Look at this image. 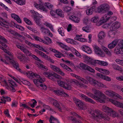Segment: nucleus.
<instances>
[{
  "label": "nucleus",
  "mask_w": 123,
  "mask_h": 123,
  "mask_svg": "<svg viewBox=\"0 0 123 123\" xmlns=\"http://www.w3.org/2000/svg\"><path fill=\"white\" fill-rule=\"evenodd\" d=\"M78 80H80L81 82L87 84L88 83V82L86 80L80 76H79V77L78 78Z\"/></svg>",
  "instance_id": "09e8293b"
},
{
  "label": "nucleus",
  "mask_w": 123,
  "mask_h": 123,
  "mask_svg": "<svg viewBox=\"0 0 123 123\" xmlns=\"http://www.w3.org/2000/svg\"><path fill=\"white\" fill-rule=\"evenodd\" d=\"M50 67L54 71L57 73L61 75L64 76L65 75V74L63 73L59 68L52 65H51Z\"/></svg>",
  "instance_id": "9b49d317"
},
{
  "label": "nucleus",
  "mask_w": 123,
  "mask_h": 123,
  "mask_svg": "<svg viewBox=\"0 0 123 123\" xmlns=\"http://www.w3.org/2000/svg\"><path fill=\"white\" fill-rule=\"evenodd\" d=\"M93 47L95 53L100 56L103 54V52L101 51V49L97 45H94Z\"/></svg>",
  "instance_id": "f8f14e48"
},
{
  "label": "nucleus",
  "mask_w": 123,
  "mask_h": 123,
  "mask_svg": "<svg viewBox=\"0 0 123 123\" xmlns=\"http://www.w3.org/2000/svg\"><path fill=\"white\" fill-rule=\"evenodd\" d=\"M31 56H32L33 58L35 59L36 60L39 62H40L41 63H43V61H41V60L39 59L36 55L32 54Z\"/></svg>",
  "instance_id": "3c124183"
},
{
  "label": "nucleus",
  "mask_w": 123,
  "mask_h": 123,
  "mask_svg": "<svg viewBox=\"0 0 123 123\" xmlns=\"http://www.w3.org/2000/svg\"><path fill=\"white\" fill-rule=\"evenodd\" d=\"M58 44L61 47L64 49L65 50H68V47L67 45L61 42H58Z\"/></svg>",
  "instance_id": "4c0bfd02"
},
{
  "label": "nucleus",
  "mask_w": 123,
  "mask_h": 123,
  "mask_svg": "<svg viewBox=\"0 0 123 123\" xmlns=\"http://www.w3.org/2000/svg\"><path fill=\"white\" fill-rule=\"evenodd\" d=\"M54 101L53 103L54 105L57 107L59 111H61L62 110L59 104L57 103V101L55 99H54Z\"/></svg>",
  "instance_id": "f704fd0d"
},
{
  "label": "nucleus",
  "mask_w": 123,
  "mask_h": 123,
  "mask_svg": "<svg viewBox=\"0 0 123 123\" xmlns=\"http://www.w3.org/2000/svg\"><path fill=\"white\" fill-rule=\"evenodd\" d=\"M118 42L117 41V40H114L111 43L108 45V48L110 49H112L116 46Z\"/></svg>",
  "instance_id": "5701e85b"
},
{
  "label": "nucleus",
  "mask_w": 123,
  "mask_h": 123,
  "mask_svg": "<svg viewBox=\"0 0 123 123\" xmlns=\"http://www.w3.org/2000/svg\"><path fill=\"white\" fill-rule=\"evenodd\" d=\"M54 92L57 94L58 95L63 94L66 97H68V95L65 93L64 92L63 89H60L59 90H54Z\"/></svg>",
  "instance_id": "412c9836"
},
{
  "label": "nucleus",
  "mask_w": 123,
  "mask_h": 123,
  "mask_svg": "<svg viewBox=\"0 0 123 123\" xmlns=\"http://www.w3.org/2000/svg\"><path fill=\"white\" fill-rule=\"evenodd\" d=\"M71 119L73 121V123H81V122L79 120H77L75 118H73L71 117Z\"/></svg>",
  "instance_id": "c03bdc74"
},
{
  "label": "nucleus",
  "mask_w": 123,
  "mask_h": 123,
  "mask_svg": "<svg viewBox=\"0 0 123 123\" xmlns=\"http://www.w3.org/2000/svg\"><path fill=\"white\" fill-rule=\"evenodd\" d=\"M25 54L29 56H31L32 54L30 53L29 50L27 49H26L23 52Z\"/></svg>",
  "instance_id": "864d4df0"
},
{
  "label": "nucleus",
  "mask_w": 123,
  "mask_h": 123,
  "mask_svg": "<svg viewBox=\"0 0 123 123\" xmlns=\"http://www.w3.org/2000/svg\"><path fill=\"white\" fill-rule=\"evenodd\" d=\"M26 75L27 77L31 79H32L34 77L37 78H39L40 76L37 74L32 72L31 71H30L26 73Z\"/></svg>",
  "instance_id": "dca6fc26"
},
{
  "label": "nucleus",
  "mask_w": 123,
  "mask_h": 123,
  "mask_svg": "<svg viewBox=\"0 0 123 123\" xmlns=\"http://www.w3.org/2000/svg\"><path fill=\"white\" fill-rule=\"evenodd\" d=\"M16 46L18 48L20 49L23 52L26 49V48L24 47L18 45H17Z\"/></svg>",
  "instance_id": "e2e57ef3"
},
{
  "label": "nucleus",
  "mask_w": 123,
  "mask_h": 123,
  "mask_svg": "<svg viewBox=\"0 0 123 123\" xmlns=\"http://www.w3.org/2000/svg\"><path fill=\"white\" fill-rule=\"evenodd\" d=\"M105 35V33L103 31H101L99 32L98 35V36L99 38L100 39H101L104 38Z\"/></svg>",
  "instance_id": "473e14b6"
},
{
  "label": "nucleus",
  "mask_w": 123,
  "mask_h": 123,
  "mask_svg": "<svg viewBox=\"0 0 123 123\" xmlns=\"http://www.w3.org/2000/svg\"><path fill=\"white\" fill-rule=\"evenodd\" d=\"M31 56H32L33 58L35 59L36 60L39 62H40L41 63H43V61H41V60L39 59L36 55L32 54Z\"/></svg>",
  "instance_id": "8fccbe9b"
},
{
  "label": "nucleus",
  "mask_w": 123,
  "mask_h": 123,
  "mask_svg": "<svg viewBox=\"0 0 123 123\" xmlns=\"http://www.w3.org/2000/svg\"><path fill=\"white\" fill-rule=\"evenodd\" d=\"M69 18L76 23H78L80 21V19L79 18L74 15L70 16Z\"/></svg>",
  "instance_id": "a878e982"
},
{
  "label": "nucleus",
  "mask_w": 123,
  "mask_h": 123,
  "mask_svg": "<svg viewBox=\"0 0 123 123\" xmlns=\"http://www.w3.org/2000/svg\"><path fill=\"white\" fill-rule=\"evenodd\" d=\"M110 7L106 4L100 5L97 8V11L99 13H104L107 12L110 9Z\"/></svg>",
  "instance_id": "20e7f679"
},
{
  "label": "nucleus",
  "mask_w": 123,
  "mask_h": 123,
  "mask_svg": "<svg viewBox=\"0 0 123 123\" xmlns=\"http://www.w3.org/2000/svg\"><path fill=\"white\" fill-rule=\"evenodd\" d=\"M44 5L45 6L50 10H52L53 7V6L50 3L46 2L44 4Z\"/></svg>",
  "instance_id": "e433bc0d"
},
{
  "label": "nucleus",
  "mask_w": 123,
  "mask_h": 123,
  "mask_svg": "<svg viewBox=\"0 0 123 123\" xmlns=\"http://www.w3.org/2000/svg\"><path fill=\"white\" fill-rule=\"evenodd\" d=\"M96 60L93 59L87 56L85 57V62L86 63L88 64L94 65L96 64Z\"/></svg>",
  "instance_id": "ddd939ff"
},
{
  "label": "nucleus",
  "mask_w": 123,
  "mask_h": 123,
  "mask_svg": "<svg viewBox=\"0 0 123 123\" xmlns=\"http://www.w3.org/2000/svg\"><path fill=\"white\" fill-rule=\"evenodd\" d=\"M102 48L107 55L109 56H111V52L107 48L104 46H102Z\"/></svg>",
  "instance_id": "7c9ffc66"
},
{
  "label": "nucleus",
  "mask_w": 123,
  "mask_h": 123,
  "mask_svg": "<svg viewBox=\"0 0 123 123\" xmlns=\"http://www.w3.org/2000/svg\"><path fill=\"white\" fill-rule=\"evenodd\" d=\"M80 96L82 99H84L86 102H88L92 104H94L95 103V102L92 99L88 98L86 96L83 94H80Z\"/></svg>",
  "instance_id": "2eb2a0df"
},
{
  "label": "nucleus",
  "mask_w": 123,
  "mask_h": 123,
  "mask_svg": "<svg viewBox=\"0 0 123 123\" xmlns=\"http://www.w3.org/2000/svg\"><path fill=\"white\" fill-rule=\"evenodd\" d=\"M102 109L103 111L107 112V114L108 113L110 112V109H111V108L105 105L103 106Z\"/></svg>",
  "instance_id": "2f4dec72"
},
{
  "label": "nucleus",
  "mask_w": 123,
  "mask_h": 123,
  "mask_svg": "<svg viewBox=\"0 0 123 123\" xmlns=\"http://www.w3.org/2000/svg\"><path fill=\"white\" fill-rule=\"evenodd\" d=\"M31 13L33 16L34 17V18L35 17L38 16V13L34 10H31Z\"/></svg>",
  "instance_id": "5fc2aeb1"
},
{
  "label": "nucleus",
  "mask_w": 123,
  "mask_h": 123,
  "mask_svg": "<svg viewBox=\"0 0 123 123\" xmlns=\"http://www.w3.org/2000/svg\"><path fill=\"white\" fill-rule=\"evenodd\" d=\"M96 64L97 63L98 64L104 66H106L108 65V63L107 62L99 60H96Z\"/></svg>",
  "instance_id": "bb28decb"
},
{
  "label": "nucleus",
  "mask_w": 123,
  "mask_h": 123,
  "mask_svg": "<svg viewBox=\"0 0 123 123\" xmlns=\"http://www.w3.org/2000/svg\"><path fill=\"white\" fill-rule=\"evenodd\" d=\"M123 42L119 43L117 46L116 47L114 50V52L117 54H123Z\"/></svg>",
  "instance_id": "423d86ee"
},
{
  "label": "nucleus",
  "mask_w": 123,
  "mask_h": 123,
  "mask_svg": "<svg viewBox=\"0 0 123 123\" xmlns=\"http://www.w3.org/2000/svg\"><path fill=\"white\" fill-rule=\"evenodd\" d=\"M34 20L37 24L39 25H40V18L38 16L35 17L34 18Z\"/></svg>",
  "instance_id": "58836bf2"
},
{
  "label": "nucleus",
  "mask_w": 123,
  "mask_h": 123,
  "mask_svg": "<svg viewBox=\"0 0 123 123\" xmlns=\"http://www.w3.org/2000/svg\"><path fill=\"white\" fill-rule=\"evenodd\" d=\"M105 94L111 97L115 95V93L111 90H107L105 92Z\"/></svg>",
  "instance_id": "c756f323"
},
{
  "label": "nucleus",
  "mask_w": 123,
  "mask_h": 123,
  "mask_svg": "<svg viewBox=\"0 0 123 123\" xmlns=\"http://www.w3.org/2000/svg\"><path fill=\"white\" fill-rule=\"evenodd\" d=\"M73 100L77 106L80 109H83L84 104L82 102L76 98L74 97L73 98Z\"/></svg>",
  "instance_id": "9d476101"
},
{
  "label": "nucleus",
  "mask_w": 123,
  "mask_h": 123,
  "mask_svg": "<svg viewBox=\"0 0 123 123\" xmlns=\"http://www.w3.org/2000/svg\"><path fill=\"white\" fill-rule=\"evenodd\" d=\"M58 31L60 34L62 36H63L65 35L64 31L62 28L61 27L58 30Z\"/></svg>",
  "instance_id": "79ce46f5"
},
{
  "label": "nucleus",
  "mask_w": 123,
  "mask_h": 123,
  "mask_svg": "<svg viewBox=\"0 0 123 123\" xmlns=\"http://www.w3.org/2000/svg\"><path fill=\"white\" fill-rule=\"evenodd\" d=\"M43 74L45 76L53 81L55 80V79L53 77L57 79H61L62 77L59 75L54 72H44Z\"/></svg>",
  "instance_id": "39448f33"
},
{
  "label": "nucleus",
  "mask_w": 123,
  "mask_h": 123,
  "mask_svg": "<svg viewBox=\"0 0 123 123\" xmlns=\"http://www.w3.org/2000/svg\"><path fill=\"white\" fill-rule=\"evenodd\" d=\"M110 18V16L107 14L105 15L104 16L102 17L101 19V21L102 23H105Z\"/></svg>",
  "instance_id": "cd10ccee"
},
{
  "label": "nucleus",
  "mask_w": 123,
  "mask_h": 123,
  "mask_svg": "<svg viewBox=\"0 0 123 123\" xmlns=\"http://www.w3.org/2000/svg\"><path fill=\"white\" fill-rule=\"evenodd\" d=\"M96 60L93 59L87 56L85 57V62L86 63L88 64L94 65L96 64Z\"/></svg>",
  "instance_id": "4468645a"
},
{
  "label": "nucleus",
  "mask_w": 123,
  "mask_h": 123,
  "mask_svg": "<svg viewBox=\"0 0 123 123\" xmlns=\"http://www.w3.org/2000/svg\"><path fill=\"white\" fill-rule=\"evenodd\" d=\"M112 66L113 68L116 70H119L120 69V67L116 64H113L112 65Z\"/></svg>",
  "instance_id": "4d7b16f0"
},
{
  "label": "nucleus",
  "mask_w": 123,
  "mask_h": 123,
  "mask_svg": "<svg viewBox=\"0 0 123 123\" xmlns=\"http://www.w3.org/2000/svg\"><path fill=\"white\" fill-rule=\"evenodd\" d=\"M102 72H101V73H102L106 74H108L110 73L107 70L102 68Z\"/></svg>",
  "instance_id": "680f3d73"
},
{
  "label": "nucleus",
  "mask_w": 123,
  "mask_h": 123,
  "mask_svg": "<svg viewBox=\"0 0 123 123\" xmlns=\"http://www.w3.org/2000/svg\"><path fill=\"white\" fill-rule=\"evenodd\" d=\"M38 54L45 58H48V56L41 51L39 52V53Z\"/></svg>",
  "instance_id": "052dcab7"
},
{
  "label": "nucleus",
  "mask_w": 123,
  "mask_h": 123,
  "mask_svg": "<svg viewBox=\"0 0 123 123\" xmlns=\"http://www.w3.org/2000/svg\"><path fill=\"white\" fill-rule=\"evenodd\" d=\"M57 54H54V55L56 57L60 58L62 57V56L63 55L61 52H58L57 53Z\"/></svg>",
  "instance_id": "bf43d9fd"
},
{
  "label": "nucleus",
  "mask_w": 123,
  "mask_h": 123,
  "mask_svg": "<svg viewBox=\"0 0 123 123\" xmlns=\"http://www.w3.org/2000/svg\"><path fill=\"white\" fill-rule=\"evenodd\" d=\"M71 8L68 6L65 7L64 8L63 11L67 12H69L71 10Z\"/></svg>",
  "instance_id": "603ef678"
},
{
  "label": "nucleus",
  "mask_w": 123,
  "mask_h": 123,
  "mask_svg": "<svg viewBox=\"0 0 123 123\" xmlns=\"http://www.w3.org/2000/svg\"><path fill=\"white\" fill-rule=\"evenodd\" d=\"M90 113L92 115V118L95 120L103 118L104 120H109L110 118L107 115L102 114L98 110H91Z\"/></svg>",
  "instance_id": "f257e3e1"
},
{
  "label": "nucleus",
  "mask_w": 123,
  "mask_h": 123,
  "mask_svg": "<svg viewBox=\"0 0 123 123\" xmlns=\"http://www.w3.org/2000/svg\"><path fill=\"white\" fill-rule=\"evenodd\" d=\"M70 82L72 83L74 82L77 86H78L79 84V82L78 80L74 79H71L70 80Z\"/></svg>",
  "instance_id": "49530a36"
},
{
  "label": "nucleus",
  "mask_w": 123,
  "mask_h": 123,
  "mask_svg": "<svg viewBox=\"0 0 123 123\" xmlns=\"http://www.w3.org/2000/svg\"><path fill=\"white\" fill-rule=\"evenodd\" d=\"M80 65L81 68L84 70H88L93 73L95 72V70L93 69L85 64L82 63H80Z\"/></svg>",
  "instance_id": "6e6552de"
},
{
  "label": "nucleus",
  "mask_w": 123,
  "mask_h": 123,
  "mask_svg": "<svg viewBox=\"0 0 123 123\" xmlns=\"http://www.w3.org/2000/svg\"><path fill=\"white\" fill-rule=\"evenodd\" d=\"M116 61L118 64L123 66V60L117 59L116 60Z\"/></svg>",
  "instance_id": "13d9d810"
},
{
  "label": "nucleus",
  "mask_w": 123,
  "mask_h": 123,
  "mask_svg": "<svg viewBox=\"0 0 123 123\" xmlns=\"http://www.w3.org/2000/svg\"><path fill=\"white\" fill-rule=\"evenodd\" d=\"M39 68L41 69H43L45 71H47L48 70L47 68L43 64Z\"/></svg>",
  "instance_id": "338daca9"
},
{
  "label": "nucleus",
  "mask_w": 123,
  "mask_h": 123,
  "mask_svg": "<svg viewBox=\"0 0 123 123\" xmlns=\"http://www.w3.org/2000/svg\"><path fill=\"white\" fill-rule=\"evenodd\" d=\"M96 75L98 77L106 81H110L111 80V79L110 78L105 75L103 74L100 73H97Z\"/></svg>",
  "instance_id": "6ab92c4d"
},
{
  "label": "nucleus",
  "mask_w": 123,
  "mask_h": 123,
  "mask_svg": "<svg viewBox=\"0 0 123 123\" xmlns=\"http://www.w3.org/2000/svg\"><path fill=\"white\" fill-rule=\"evenodd\" d=\"M25 3V0H18L17 3L19 5H24Z\"/></svg>",
  "instance_id": "37998d69"
},
{
  "label": "nucleus",
  "mask_w": 123,
  "mask_h": 123,
  "mask_svg": "<svg viewBox=\"0 0 123 123\" xmlns=\"http://www.w3.org/2000/svg\"><path fill=\"white\" fill-rule=\"evenodd\" d=\"M45 25L46 26L49 27L52 31L54 32L53 26L51 24L49 23H46Z\"/></svg>",
  "instance_id": "de8ad7c7"
},
{
  "label": "nucleus",
  "mask_w": 123,
  "mask_h": 123,
  "mask_svg": "<svg viewBox=\"0 0 123 123\" xmlns=\"http://www.w3.org/2000/svg\"><path fill=\"white\" fill-rule=\"evenodd\" d=\"M11 63H12L13 66L17 70L21 73L22 72L21 69L19 68V66L17 62H15L13 60H12L11 61Z\"/></svg>",
  "instance_id": "aec40b11"
},
{
  "label": "nucleus",
  "mask_w": 123,
  "mask_h": 123,
  "mask_svg": "<svg viewBox=\"0 0 123 123\" xmlns=\"http://www.w3.org/2000/svg\"><path fill=\"white\" fill-rule=\"evenodd\" d=\"M39 4H35L34 5V6L36 7V8H39L43 11L47 12V8L44 6H42L43 5V3L42 2L41 0H39Z\"/></svg>",
  "instance_id": "1a4fd4ad"
},
{
  "label": "nucleus",
  "mask_w": 123,
  "mask_h": 123,
  "mask_svg": "<svg viewBox=\"0 0 123 123\" xmlns=\"http://www.w3.org/2000/svg\"><path fill=\"white\" fill-rule=\"evenodd\" d=\"M120 26V24L118 22H115L113 23L110 27V30L112 31L116 30Z\"/></svg>",
  "instance_id": "f3484780"
},
{
  "label": "nucleus",
  "mask_w": 123,
  "mask_h": 123,
  "mask_svg": "<svg viewBox=\"0 0 123 123\" xmlns=\"http://www.w3.org/2000/svg\"><path fill=\"white\" fill-rule=\"evenodd\" d=\"M40 30L42 32L46 34H48L49 32V31L48 29L45 28L44 27H42L41 28Z\"/></svg>",
  "instance_id": "72a5a7b5"
},
{
  "label": "nucleus",
  "mask_w": 123,
  "mask_h": 123,
  "mask_svg": "<svg viewBox=\"0 0 123 123\" xmlns=\"http://www.w3.org/2000/svg\"><path fill=\"white\" fill-rule=\"evenodd\" d=\"M66 41L68 43H70L71 44H75L76 42L74 40L71 39L67 38L66 40Z\"/></svg>",
  "instance_id": "a19ab883"
},
{
  "label": "nucleus",
  "mask_w": 123,
  "mask_h": 123,
  "mask_svg": "<svg viewBox=\"0 0 123 123\" xmlns=\"http://www.w3.org/2000/svg\"><path fill=\"white\" fill-rule=\"evenodd\" d=\"M95 9V6H93L90 7L89 9H87L86 11V14L88 15H91Z\"/></svg>",
  "instance_id": "4be33fe9"
},
{
  "label": "nucleus",
  "mask_w": 123,
  "mask_h": 123,
  "mask_svg": "<svg viewBox=\"0 0 123 123\" xmlns=\"http://www.w3.org/2000/svg\"><path fill=\"white\" fill-rule=\"evenodd\" d=\"M110 112L108 113V116L114 117L118 116L117 113H116L115 111H113L112 109H110Z\"/></svg>",
  "instance_id": "393cba45"
},
{
  "label": "nucleus",
  "mask_w": 123,
  "mask_h": 123,
  "mask_svg": "<svg viewBox=\"0 0 123 123\" xmlns=\"http://www.w3.org/2000/svg\"><path fill=\"white\" fill-rule=\"evenodd\" d=\"M10 32L11 34H12L16 36H18V37L21 38L23 37V36L19 34L17 32L14 31H13L11 30L10 31Z\"/></svg>",
  "instance_id": "c9c22d12"
},
{
  "label": "nucleus",
  "mask_w": 123,
  "mask_h": 123,
  "mask_svg": "<svg viewBox=\"0 0 123 123\" xmlns=\"http://www.w3.org/2000/svg\"><path fill=\"white\" fill-rule=\"evenodd\" d=\"M57 82L58 84L60 86L68 90H71L72 87L71 86L65 83L64 82L60 80H58Z\"/></svg>",
  "instance_id": "0eeeda50"
},
{
  "label": "nucleus",
  "mask_w": 123,
  "mask_h": 123,
  "mask_svg": "<svg viewBox=\"0 0 123 123\" xmlns=\"http://www.w3.org/2000/svg\"><path fill=\"white\" fill-rule=\"evenodd\" d=\"M91 28L89 27L85 26L83 27V30L85 31L88 32H89L91 31Z\"/></svg>",
  "instance_id": "a18cd8bd"
},
{
  "label": "nucleus",
  "mask_w": 123,
  "mask_h": 123,
  "mask_svg": "<svg viewBox=\"0 0 123 123\" xmlns=\"http://www.w3.org/2000/svg\"><path fill=\"white\" fill-rule=\"evenodd\" d=\"M109 100L115 105L123 109V103L116 101L112 99H109Z\"/></svg>",
  "instance_id": "a211bd4d"
},
{
  "label": "nucleus",
  "mask_w": 123,
  "mask_h": 123,
  "mask_svg": "<svg viewBox=\"0 0 123 123\" xmlns=\"http://www.w3.org/2000/svg\"><path fill=\"white\" fill-rule=\"evenodd\" d=\"M95 95L92 94L91 92H88L86 93L87 95L93 99L98 100L100 103H104V101L103 99L101 98V96H104V95L102 93L98 90H95L94 92Z\"/></svg>",
  "instance_id": "f03ea898"
},
{
  "label": "nucleus",
  "mask_w": 123,
  "mask_h": 123,
  "mask_svg": "<svg viewBox=\"0 0 123 123\" xmlns=\"http://www.w3.org/2000/svg\"><path fill=\"white\" fill-rule=\"evenodd\" d=\"M24 20L26 23L28 25H31V21L29 19H28L26 18H24Z\"/></svg>",
  "instance_id": "6e6d98bb"
},
{
  "label": "nucleus",
  "mask_w": 123,
  "mask_h": 123,
  "mask_svg": "<svg viewBox=\"0 0 123 123\" xmlns=\"http://www.w3.org/2000/svg\"><path fill=\"white\" fill-rule=\"evenodd\" d=\"M34 47L38 48L41 51L45 52H47L46 50H45L42 47L38 45H37L34 44L33 46V47Z\"/></svg>",
  "instance_id": "ea45409f"
},
{
  "label": "nucleus",
  "mask_w": 123,
  "mask_h": 123,
  "mask_svg": "<svg viewBox=\"0 0 123 123\" xmlns=\"http://www.w3.org/2000/svg\"><path fill=\"white\" fill-rule=\"evenodd\" d=\"M82 48L83 50L88 54H90L92 53V51L91 49L88 46L85 45L83 46L82 47Z\"/></svg>",
  "instance_id": "b1692460"
},
{
  "label": "nucleus",
  "mask_w": 123,
  "mask_h": 123,
  "mask_svg": "<svg viewBox=\"0 0 123 123\" xmlns=\"http://www.w3.org/2000/svg\"><path fill=\"white\" fill-rule=\"evenodd\" d=\"M23 83L25 85H27L30 86L31 85V84L30 82L26 80H23Z\"/></svg>",
  "instance_id": "0e129e2a"
},
{
  "label": "nucleus",
  "mask_w": 123,
  "mask_h": 123,
  "mask_svg": "<svg viewBox=\"0 0 123 123\" xmlns=\"http://www.w3.org/2000/svg\"><path fill=\"white\" fill-rule=\"evenodd\" d=\"M45 40L47 41L49 43H52V42L51 39L48 37H45Z\"/></svg>",
  "instance_id": "69168bd1"
},
{
  "label": "nucleus",
  "mask_w": 123,
  "mask_h": 123,
  "mask_svg": "<svg viewBox=\"0 0 123 123\" xmlns=\"http://www.w3.org/2000/svg\"><path fill=\"white\" fill-rule=\"evenodd\" d=\"M7 88V89H9L10 91H11L12 92H14L15 91V89L12 86H10V87L8 86Z\"/></svg>",
  "instance_id": "774afa93"
},
{
  "label": "nucleus",
  "mask_w": 123,
  "mask_h": 123,
  "mask_svg": "<svg viewBox=\"0 0 123 123\" xmlns=\"http://www.w3.org/2000/svg\"><path fill=\"white\" fill-rule=\"evenodd\" d=\"M85 78L89 82V83L91 85L96 86L102 87H106L105 86L89 76H86Z\"/></svg>",
  "instance_id": "7ed1b4c3"
},
{
  "label": "nucleus",
  "mask_w": 123,
  "mask_h": 123,
  "mask_svg": "<svg viewBox=\"0 0 123 123\" xmlns=\"http://www.w3.org/2000/svg\"><path fill=\"white\" fill-rule=\"evenodd\" d=\"M56 13L61 17L63 18L64 17L63 13L60 9L56 10Z\"/></svg>",
  "instance_id": "c85d7f7f"
}]
</instances>
